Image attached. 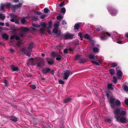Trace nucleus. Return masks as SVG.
Instances as JSON below:
<instances>
[{
	"label": "nucleus",
	"instance_id": "0e129e2a",
	"mask_svg": "<svg viewBox=\"0 0 128 128\" xmlns=\"http://www.w3.org/2000/svg\"><path fill=\"white\" fill-rule=\"evenodd\" d=\"M64 2H61L60 4H59V6L60 7H61L63 6V5L64 4Z\"/></svg>",
	"mask_w": 128,
	"mask_h": 128
},
{
	"label": "nucleus",
	"instance_id": "de8ad7c7",
	"mask_svg": "<svg viewBox=\"0 0 128 128\" xmlns=\"http://www.w3.org/2000/svg\"><path fill=\"white\" fill-rule=\"evenodd\" d=\"M44 12L45 13H46L48 12V8H46L44 9Z\"/></svg>",
	"mask_w": 128,
	"mask_h": 128
},
{
	"label": "nucleus",
	"instance_id": "4be33fe9",
	"mask_svg": "<svg viewBox=\"0 0 128 128\" xmlns=\"http://www.w3.org/2000/svg\"><path fill=\"white\" fill-rule=\"evenodd\" d=\"M79 24H82V23L81 22H80L78 24H76L75 25L74 28L75 29L78 30L80 26V25Z\"/></svg>",
	"mask_w": 128,
	"mask_h": 128
},
{
	"label": "nucleus",
	"instance_id": "58836bf2",
	"mask_svg": "<svg viewBox=\"0 0 128 128\" xmlns=\"http://www.w3.org/2000/svg\"><path fill=\"white\" fill-rule=\"evenodd\" d=\"M52 26V22L51 21H49L48 22V26L47 28L48 29H49L51 28Z\"/></svg>",
	"mask_w": 128,
	"mask_h": 128
},
{
	"label": "nucleus",
	"instance_id": "e433bc0d",
	"mask_svg": "<svg viewBox=\"0 0 128 128\" xmlns=\"http://www.w3.org/2000/svg\"><path fill=\"white\" fill-rule=\"evenodd\" d=\"M103 34L104 35H105L106 34L108 36H111V34L108 32H104L103 33Z\"/></svg>",
	"mask_w": 128,
	"mask_h": 128
},
{
	"label": "nucleus",
	"instance_id": "cd10ccee",
	"mask_svg": "<svg viewBox=\"0 0 128 128\" xmlns=\"http://www.w3.org/2000/svg\"><path fill=\"white\" fill-rule=\"evenodd\" d=\"M109 72L110 74L112 75H114L115 73L114 70L113 69H110Z\"/></svg>",
	"mask_w": 128,
	"mask_h": 128
},
{
	"label": "nucleus",
	"instance_id": "bb28decb",
	"mask_svg": "<svg viewBox=\"0 0 128 128\" xmlns=\"http://www.w3.org/2000/svg\"><path fill=\"white\" fill-rule=\"evenodd\" d=\"M104 36H101L100 37V39L103 40H106L107 39V37L106 36V35H104Z\"/></svg>",
	"mask_w": 128,
	"mask_h": 128
},
{
	"label": "nucleus",
	"instance_id": "aec40b11",
	"mask_svg": "<svg viewBox=\"0 0 128 128\" xmlns=\"http://www.w3.org/2000/svg\"><path fill=\"white\" fill-rule=\"evenodd\" d=\"M10 120H11L14 122H17L18 120L17 118L14 116L11 117Z\"/></svg>",
	"mask_w": 128,
	"mask_h": 128
},
{
	"label": "nucleus",
	"instance_id": "e2e57ef3",
	"mask_svg": "<svg viewBox=\"0 0 128 128\" xmlns=\"http://www.w3.org/2000/svg\"><path fill=\"white\" fill-rule=\"evenodd\" d=\"M62 24H63L65 25V26H66V23L65 21L63 20L62 21Z\"/></svg>",
	"mask_w": 128,
	"mask_h": 128
},
{
	"label": "nucleus",
	"instance_id": "3c124183",
	"mask_svg": "<svg viewBox=\"0 0 128 128\" xmlns=\"http://www.w3.org/2000/svg\"><path fill=\"white\" fill-rule=\"evenodd\" d=\"M38 19V18L37 17L35 16H33L32 17V19L34 21H36Z\"/></svg>",
	"mask_w": 128,
	"mask_h": 128
},
{
	"label": "nucleus",
	"instance_id": "4d7b16f0",
	"mask_svg": "<svg viewBox=\"0 0 128 128\" xmlns=\"http://www.w3.org/2000/svg\"><path fill=\"white\" fill-rule=\"evenodd\" d=\"M22 44V42H19V41H18V42L17 44V45L18 46H20Z\"/></svg>",
	"mask_w": 128,
	"mask_h": 128
},
{
	"label": "nucleus",
	"instance_id": "49530a36",
	"mask_svg": "<svg viewBox=\"0 0 128 128\" xmlns=\"http://www.w3.org/2000/svg\"><path fill=\"white\" fill-rule=\"evenodd\" d=\"M32 25L33 26L36 27H39L40 26V25L37 24L32 23Z\"/></svg>",
	"mask_w": 128,
	"mask_h": 128
},
{
	"label": "nucleus",
	"instance_id": "a18cd8bd",
	"mask_svg": "<svg viewBox=\"0 0 128 128\" xmlns=\"http://www.w3.org/2000/svg\"><path fill=\"white\" fill-rule=\"evenodd\" d=\"M78 36L80 37L81 40H82L83 38L82 34L81 32H79L78 34Z\"/></svg>",
	"mask_w": 128,
	"mask_h": 128
},
{
	"label": "nucleus",
	"instance_id": "6e6552de",
	"mask_svg": "<svg viewBox=\"0 0 128 128\" xmlns=\"http://www.w3.org/2000/svg\"><path fill=\"white\" fill-rule=\"evenodd\" d=\"M73 36L72 34L67 33L64 36V38L66 40L72 38H73Z\"/></svg>",
	"mask_w": 128,
	"mask_h": 128
},
{
	"label": "nucleus",
	"instance_id": "052dcab7",
	"mask_svg": "<svg viewBox=\"0 0 128 128\" xmlns=\"http://www.w3.org/2000/svg\"><path fill=\"white\" fill-rule=\"evenodd\" d=\"M46 16L45 15H43L41 16L40 18L42 19H44Z\"/></svg>",
	"mask_w": 128,
	"mask_h": 128
},
{
	"label": "nucleus",
	"instance_id": "9d476101",
	"mask_svg": "<svg viewBox=\"0 0 128 128\" xmlns=\"http://www.w3.org/2000/svg\"><path fill=\"white\" fill-rule=\"evenodd\" d=\"M10 16L12 18L10 20V21L12 22H14V20H16V15H14L13 14H10Z\"/></svg>",
	"mask_w": 128,
	"mask_h": 128
},
{
	"label": "nucleus",
	"instance_id": "473e14b6",
	"mask_svg": "<svg viewBox=\"0 0 128 128\" xmlns=\"http://www.w3.org/2000/svg\"><path fill=\"white\" fill-rule=\"evenodd\" d=\"M4 5L6 8H9L11 6L10 4L9 3H6L4 4Z\"/></svg>",
	"mask_w": 128,
	"mask_h": 128
},
{
	"label": "nucleus",
	"instance_id": "9b49d317",
	"mask_svg": "<svg viewBox=\"0 0 128 128\" xmlns=\"http://www.w3.org/2000/svg\"><path fill=\"white\" fill-rule=\"evenodd\" d=\"M34 60L32 58L30 59L28 61V62L30 64H34Z\"/></svg>",
	"mask_w": 128,
	"mask_h": 128
},
{
	"label": "nucleus",
	"instance_id": "37998d69",
	"mask_svg": "<svg viewBox=\"0 0 128 128\" xmlns=\"http://www.w3.org/2000/svg\"><path fill=\"white\" fill-rule=\"evenodd\" d=\"M4 83L6 86H8L9 85L8 83L7 80H5L4 81Z\"/></svg>",
	"mask_w": 128,
	"mask_h": 128
},
{
	"label": "nucleus",
	"instance_id": "338daca9",
	"mask_svg": "<svg viewBox=\"0 0 128 128\" xmlns=\"http://www.w3.org/2000/svg\"><path fill=\"white\" fill-rule=\"evenodd\" d=\"M11 30L14 32H15L16 30V28H12L11 29Z\"/></svg>",
	"mask_w": 128,
	"mask_h": 128
},
{
	"label": "nucleus",
	"instance_id": "a211bd4d",
	"mask_svg": "<svg viewBox=\"0 0 128 128\" xmlns=\"http://www.w3.org/2000/svg\"><path fill=\"white\" fill-rule=\"evenodd\" d=\"M91 62L92 63L95 64L96 65H99L100 64H101L100 62L98 61H96L92 60L91 61Z\"/></svg>",
	"mask_w": 128,
	"mask_h": 128
},
{
	"label": "nucleus",
	"instance_id": "6e6d98bb",
	"mask_svg": "<svg viewBox=\"0 0 128 128\" xmlns=\"http://www.w3.org/2000/svg\"><path fill=\"white\" fill-rule=\"evenodd\" d=\"M68 50L67 48L65 49L64 50V52L65 54H66L68 53Z\"/></svg>",
	"mask_w": 128,
	"mask_h": 128
},
{
	"label": "nucleus",
	"instance_id": "72a5a7b5",
	"mask_svg": "<svg viewBox=\"0 0 128 128\" xmlns=\"http://www.w3.org/2000/svg\"><path fill=\"white\" fill-rule=\"evenodd\" d=\"M6 7L5 6L4 4H2L1 5L0 7V10H3L4 8Z\"/></svg>",
	"mask_w": 128,
	"mask_h": 128
},
{
	"label": "nucleus",
	"instance_id": "774afa93",
	"mask_svg": "<svg viewBox=\"0 0 128 128\" xmlns=\"http://www.w3.org/2000/svg\"><path fill=\"white\" fill-rule=\"evenodd\" d=\"M125 36L126 38H128V34H125Z\"/></svg>",
	"mask_w": 128,
	"mask_h": 128
},
{
	"label": "nucleus",
	"instance_id": "f03ea898",
	"mask_svg": "<svg viewBox=\"0 0 128 128\" xmlns=\"http://www.w3.org/2000/svg\"><path fill=\"white\" fill-rule=\"evenodd\" d=\"M105 92L107 98L108 99L110 98V106L112 108H115V102L116 106H119L120 105L121 103L120 101L116 99L114 96H113L112 92L110 91L107 90Z\"/></svg>",
	"mask_w": 128,
	"mask_h": 128
},
{
	"label": "nucleus",
	"instance_id": "393cba45",
	"mask_svg": "<svg viewBox=\"0 0 128 128\" xmlns=\"http://www.w3.org/2000/svg\"><path fill=\"white\" fill-rule=\"evenodd\" d=\"M93 50L94 52H99V50L96 47H94L93 48Z\"/></svg>",
	"mask_w": 128,
	"mask_h": 128
},
{
	"label": "nucleus",
	"instance_id": "7ed1b4c3",
	"mask_svg": "<svg viewBox=\"0 0 128 128\" xmlns=\"http://www.w3.org/2000/svg\"><path fill=\"white\" fill-rule=\"evenodd\" d=\"M34 46V45L33 43L32 42L30 43L29 44V46L28 47L27 50H26V48H24L22 49L21 51L26 54L27 56L30 57L31 55L30 52L32 50V48Z\"/></svg>",
	"mask_w": 128,
	"mask_h": 128
},
{
	"label": "nucleus",
	"instance_id": "412c9836",
	"mask_svg": "<svg viewBox=\"0 0 128 128\" xmlns=\"http://www.w3.org/2000/svg\"><path fill=\"white\" fill-rule=\"evenodd\" d=\"M84 37L85 38L90 40H91V38L90 37L89 35L87 34H85L84 36Z\"/></svg>",
	"mask_w": 128,
	"mask_h": 128
},
{
	"label": "nucleus",
	"instance_id": "f8f14e48",
	"mask_svg": "<svg viewBox=\"0 0 128 128\" xmlns=\"http://www.w3.org/2000/svg\"><path fill=\"white\" fill-rule=\"evenodd\" d=\"M51 69L49 68H46L42 70L44 74L48 73L50 71Z\"/></svg>",
	"mask_w": 128,
	"mask_h": 128
},
{
	"label": "nucleus",
	"instance_id": "a19ab883",
	"mask_svg": "<svg viewBox=\"0 0 128 128\" xmlns=\"http://www.w3.org/2000/svg\"><path fill=\"white\" fill-rule=\"evenodd\" d=\"M71 98H67L65 100H64V103H66L68 102L69 101H70V100H71Z\"/></svg>",
	"mask_w": 128,
	"mask_h": 128
},
{
	"label": "nucleus",
	"instance_id": "f3484780",
	"mask_svg": "<svg viewBox=\"0 0 128 128\" xmlns=\"http://www.w3.org/2000/svg\"><path fill=\"white\" fill-rule=\"evenodd\" d=\"M107 87L108 89L109 90H112L114 89L112 84H108L107 85Z\"/></svg>",
	"mask_w": 128,
	"mask_h": 128
},
{
	"label": "nucleus",
	"instance_id": "f704fd0d",
	"mask_svg": "<svg viewBox=\"0 0 128 128\" xmlns=\"http://www.w3.org/2000/svg\"><path fill=\"white\" fill-rule=\"evenodd\" d=\"M27 18V17L23 18L21 20V22L22 24L24 23L25 21V19Z\"/></svg>",
	"mask_w": 128,
	"mask_h": 128
},
{
	"label": "nucleus",
	"instance_id": "8fccbe9b",
	"mask_svg": "<svg viewBox=\"0 0 128 128\" xmlns=\"http://www.w3.org/2000/svg\"><path fill=\"white\" fill-rule=\"evenodd\" d=\"M59 24H58L56 23L54 24V26L55 28H58V27L59 26Z\"/></svg>",
	"mask_w": 128,
	"mask_h": 128
},
{
	"label": "nucleus",
	"instance_id": "4468645a",
	"mask_svg": "<svg viewBox=\"0 0 128 128\" xmlns=\"http://www.w3.org/2000/svg\"><path fill=\"white\" fill-rule=\"evenodd\" d=\"M11 67L12 69L14 71H16L18 69V68L17 66L14 65H11Z\"/></svg>",
	"mask_w": 128,
	"mask_h": 128
},
{
	"label": "nucleus",
	"instance_id": "c03bdc74",
	"mask_svg": "<svg viewBox=\"0 0 128 128\" xmlns=\"http://www.w3.org/2000/svg\"><path fill=\"white\" fill-rule=\"evenodd\" d=\"M53 32H54L55 33H57L58 32V28H55L53 30Z\"/></svg>",
	"mask_w": 128,
	"mask_h": 128
},
{
	"label": "nucleus",
	"instance_id": "6ab92c4d",
	"mask_svg": "<svg viewBox=\"0 0 128 128\" xmlns=\"http://www.w3.org/2000/svg\"><path fill=\"white\" fill-rule=\"evenodd\" d=\"M56 57V60H60L61 59V56L58 53H57Z\"/></svg>",
	"mask_w": 128,
	"mask_h": 128
},
{
	"label": "nucleus",
	"instance_id": "680f3d73",
	"mask_svg": "<svg viewBox=\"0 0 128 128\" xmlns=\"http://www.w3.org/2000/svg\"><path fill=\"white\" fill-rule=\"evenodd\" d=\"M125 104L126 105H128V99L124 101Z\"/></svg>",
	"mask_w": 128,
	"mask_h": 128
},
{
	"label": "nucleus",
	"instance_id": "7c9ffc66",
	"mask_svg": "<svg viewBox=\"0 0 128 128\" xmlns=\"http://www.w3.org/2000/svg\"><path fill=\"white\" fill-rule=\"evenodd\" d=\"M86 61V60L85 58H82L80 59V60L79 62L80 63H83L85 62Z\"/></svg>",
	"mask_w": 128,
	"mask_h": 128
},
{
	"label": "nucleus",
	"instance_id": "864d4df0",
	"mask_svg": "<svg viewBox=\"0 0 128 128\" xmlns=\"http://www.w3.org/2000/svg\"><path fill=\"white\" fill-rule=\"evenodd\" d=\"M62 18V16H60L57 17V20H60Z\"/></svg>",
	"mask_w": 128,
	"mask_h": 128
},
{
	"label": "nucleus",
	"instance_id": "c9c22d12",
	"mask_svg": "<svg viewBox=\"0 0 128 128\" xmlns=\"http://www.w3.org/2000/svg\"><path fill=\"white\" fill-rule=\"evenodd\" d=\"M124 88L127 94H128V87L126 86H124Z\"/></svg>",
	"mask_w": 128,
	"mask_h": 128
},
{
	"label": "nucleus",
	"instance_id": "2eb2a0df",
	"mask_svg": "<svg viewBox=\"0 0 128 128\" xmlns=\"http://www.w3.org/2000/svg\"><path fill=\"white\" fill-rule=\"evenodd\" d=\"M22 3H19L18 4H16L15 5L13 6V8H20L22 6Z\"/></svg>",
	"mask_w": 128,
	"mask_h": 128
},
{
	"label": "nucleus",
	"instance_id": "c85d7f7f",
	"mask_svg": "<svg viewBox=\"0 0 128 128\" xmlns=\"http://www.w3.org/2000/svg\"><path fill=\"white\" fill-rule=\"evenodd\" d=\"M48 60V58H46ZM47 62L48 64H52L54 62V61L52 59H50V60H47Z\"/></svg>",
	"mask_w": 128,
	"mask_h": 128
},
{
	"label": "nucleus",
	"instance_id": "39448f33",
	"mask_svg": "<svg viewBox=\"0 0 128 128\" xmlns=\"http://www.w3.org/2000/svg\"><path fill=\"white\" fill-rule=\"evenodd\" d=\"M73 74V72L68 70H66L64 72V79L67 80L69 76Z\"/></svg>",
	"mask_w": 128,
	"mask_h": 128
},
{
	"label": "nucleus",
	"instance_id": "a878e982",
	"mask_svg": "<svg viewBox=\"0 0 128 128\" xmlns=\"http://www.w3.org/2000/svg\"><path fill=\"white\" fill-rule=\"evenodd\" d=\"M91 122L93 124V125H94V124H96L97 122V119L96 118H95L94 119V120L92 119L91 120Z\"/></svg>",
	"mask_w": 128,
	"mask_h": 128
},
{
	"label": "nucleus",
	"instance_id": "ea45409f",
	"mask_svg": "<svg viewBox=\"0 0 128 128\" xmlns=\"http://www.w3.org/2000/svg\"><path fill=\"white\" fill-rule=\"evenodd\" d=\"M117 82V80L116 77L115 76H114L113 77V82L114 84H116V83Z\"/></svg>",
	"mask_w": 128,
	"mask_h": 128
},
{
	"label": "nucleus",
	"instance_id": "09e8293b",
	"mask_svg": "<svg viewBox=\"0 0 128 128\" xmlns=\"http://www.w3.org/2000/svg\"><path fill=\"white\" fill-rule=\"evenodd\" d=\"M58 82L60 84H63L64 83V82L61 80H58Z\"/></svg>",
	"mask_w": 128,
	"mask_h": 128
},
{
	"label": "nucleus",
	"instance_id": "c756f323",
	"mask_svg": "<svg viewBox=\"0 0 128 128\" xmlns=\"http://www.w3.org/2000/svg\"><path fill=\"white\" fill-rule=\"evenodd\" d=\"M104 120L106 122H111L112 120L109 118H106Z\"/></svg>",
	"mask_w": 128,
	"mask_h": 128
},
{
	"label": "nucleus",
	"instance_id": "bf43d9fd",
	"mask_svg": "<svg viewBox=\"0 0 128 128\" xmlns=\"http://www.w3.org/2000/svg\"><path fill=\"white\" fill-rule=\"evenodd\" d=\"M117 64L115 63H112V66L113 67H115L117 66Z\"/></svg>",
	"mask_w": 128,
	"mask_h": 128
},
{
	"label": "nucleus",
	"instance_id": "b1692460",
	"mask_svg": "<svg viewBox=\"0 0 128 128\" xmlns=\"http://www.w3.org/2000/svg\"><path fill=\"white\" fill-rule=\"evenodd\" d=\"M2 37L3 38L5 39L6 40H7L8 38V36L6 34H3Z\"/></svg>",
	"mask_w": 128,
	"mask_h": 128
},
{
	"label": "nucleus",
	"instance_id": "423d86ee",
	"mask_svg": "<svg viewBox=\"0 0 128 128\" xmlns=\"http://www.w3.org/2000/svg\"><path fill=\"white\" fill-rule=\"evenodd\" d=\"M40 25L42 26V27L40 28V32L42 34L44 33V32L46 30V24L45 23L43 22L40 24Z\"/></svg>",
	"mask_w": 128,
	"mask_h": 128
},
{
	"label": "nucleus",
	"instance_id": "79ce46f5",
	"mask_svg": "<svg viewBox=\"0 0 128 128\" xmlns=\"http://www.w3.org/2000/svg\"><path fill=\"white\" fill-rule=\"evenodd\" d=\"M61 11L62 13H65L66 11V10L64 8H61Z\"/></svg>",
	"mask_w": 128,
	"mask_h": 128
},
{
	"label": "nucleus",
	"instance_id": "dca6fc26",
	"mask_svg": "<svg viewBox=\"0 0 128 128\" xmlns=\"http://www.w3.org/2000/svg\"><path fill=\"white\" fill-rule=\"evenodd\" d=\"M14 38H15L16 40H18L20 39L19 37L16 35L12 36L10 37V38L11 39H14Z\"/></svg>",
	"mask_w": 128,
	"mask_h": 128
},
{
	"label": "nucleus",
	"instance_id": "5fc2aeb1",
	"mask_svg": "<svg viewBox=\"0 0 128 128\" xmlns=\"http://www.w3.org/2000/svg\"><path fill=\"white\" fill-rule=\"evenodd\" d=\"M30 87L34 89H35L36 88V86L35 85H32L30 86Z\"/></svg>",
	"mask_w": 128,
	"mask_h": 128
},
{
	"label": "nucleus",
	"instance_id": "ddd939ff",
	"mask_svg": "<svg viewBox=\"0 0 128 128\" xmlns=\"http://www.w3.org/2000/svg\"><path fill=\"white\" fill-rule=\"evenodd\" d=\"M21 31L22 32H25L28 30V29L26 27H22L20 28Z\"/></svg>",
	"mask_w": 128,
	"mask_h": 128
},
{
	"label": "nucleus",
	"instance_id": "0eeeda50",
	"mask_svg": "<svg viewBox=\"0 0 128 128\" xmlns=\"http://www.w3.org/2000/svg\"><path fill=\"white\" fill-rule=\"evenodd\" d=\"M108 10L110 12L111 15L114 16L115 15L116 12L114 9H113L110 7H108Z\"/></svg>",
	"mask_w": 128,
	"mask_h": 128
},
{
	"label": "nucleus",
	"instance_id": "4c0bfd02",
	"mask_svg": "<svg viewBox=\"0 0 128 128\" xmlns=\"http://www.w3.org/2000/svg\"><path fill=\"white\" fill-rule=\"evenodd\" d=\"M57 53H56L55 52H53L52 53L51 55L52 56L53 58H55L56 57Z\"/></svg>",
	"mask_w": 128,
	"mask_h": 128
},
{
	"label": "nucleus",
	"instance_id": "2f4dec72",
	"mask_svg": "<svg viewBox=\"0 0 128 128\" xmlns=\"http://www.w3.org/2000/svg\"><path fill=\"white\" fill-rule=\"evenodd\" d=\"M5 18V16H4L1 13H0V19L2 20H3Z\"/></svg>",
	"mask_w": 128,
	"mask_h": 128
},
{
	"label": "nucleus",
	"instance_id": "f257e3e1",
	"mask_svg": "<svg viewBox=\"0 0 128 128\" xmlns=\"http://www.w3.org/2000/svg\"><path fill=\"white\" fill-rule=\"evenodd\" d=\"M126 112V110L123 108L121 107L119 109H117L114 111V117L119 122H128L127 119L125 117H121V116H125Z\"/></svg>",
	"mask_w": 128,
	"mask_h": 128
},
{
	"label": "nucleus",
	"instance_id": "603ef678",
	"mask_svg": "<svg viewBox=\"0 0 128 128\" xmlns=\"http://www.w3.org/2000/svg\"><path fill=\"white\" fill-rule=\"evenodd\" d=\"M80 55H77L76 56L75 58V60H78L79 59V58L80 57Z\"/></svg>",
	"mask_w": 128,
	"mask_h": 128
},
{
	"label": "nucleus",
	"instance_id": "20e7f679",
	"mask_svg": "<svg viewBox=\"0 0 128 128\" xmlns=\"http://www.w3.org/2000/svg\"><path fill=\"white\" fill-rule=\"evenodd\" d=\"M118 34L116 32L114 33V36L115 39L117 40H118L117 42L120 44L124 43L125 42H124V41L126 40V38H122L120 40V38L119 36H118Z\"/></svg>",
	"mask_w": 128,
	"mask_h": 128
},
{
	"label": "nucleus",
	"instance_id": "69168bd1",
	"mask_svg": "<svg viewBox=\"0 0 128 128\" xmlns=\"http://www.w3.org/2000/svg\"><path fill=\"white\" fill-rule=\"evenodd\" d=\"M16 24H19V23L18 22V20H14Z\"/></svg>",
	"mask_w": 128,
	"mask_h": 128
},
{
	"label": "nucleus",
	"instance_id": "13d9d810",
	"mask_svg": "<svg viewBox=\"0 0 128 128\" xmlns=\"http://www.w3.org/2000/svg\"><path fill=\"white\" fill-rule=\"evenodd\" d=\"M36 65L38 67H41V64L40 62H37L36 63Z\"/></svg>",
	"mask_w": 128,
	"mask_h": 128
},
{
	"label": "nucleus",
	"instance_id": "5701e85b",
	"mask_svg": "<svg viewBox=\"0 0 128 128\" xmlns=\"http://www.w3.org/2000/svg\"><path fill=\"white\" fill-rule=\"evenodd\" d=\"M89 58L91 60H94L96 58L95 56L92 54H90L89 56Z\"/></svg>",
	"mask_w": 128,
	"mask_h": 128
},
{
	"label": "nucleus",
	"instance_id": "1a4fd4ad",
	"mask_svg": "<svg viewBox=\"0 0 128 128\" xmlns=\"http://www.w3.org/2000/svg\"><path fill=\"white\" fill-rule=\"evenodd\" d=\"M120 67L118 66L116 68V69L117 71V76L119 79L120 78V77L122 76V73L121 71L120 70H118V69H120Z\"/></svg>",
	"mask_w": 128,
	"mask_h": 128
}]
</instances>
